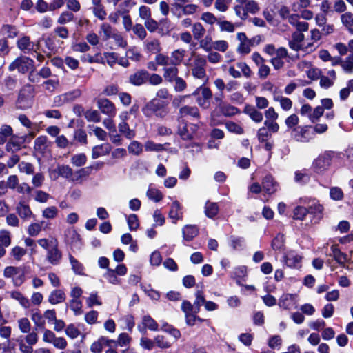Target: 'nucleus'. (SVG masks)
I'll use <instances>...</instances> for the list:
<instances>
[{
    "instance_id": "28",
    "label": "nucleus",
    "mask_w": 353,
    "mask_h": 353,
    "mask_svg": "<svg viewBox=\"0 0 353 353\" xmlns=\"http://www.w3.org/2000/svg\"><path fill=\"white\" fill-rule=\"evenodd\" d=\"M32 103L30 99L27 97L21 90L19 94V97L16 102V108L19 110H26L31 107Z\"/></svg>"
},
{
    "instance_id": "20",
    "label": "nucleus",
    "mask_w": 353,
    "mask_h": 353,
    "mask_svg": "<svg viewBox=\"0 0 353 353\" xmlns=\"http://www.w3.org/2000/svg\"><path fill=\"white\" fill-rule=\"evenodd\" d=\"M16 212L21 219L28 220L32 216V212L28 205L24 202H19L16 207Z\"/></svg>"
},
{
    "instance_id": "43",
    "label": "nucleus",
    "mask_w": 353,
    "mask_h": 353,
    "mask_svg": "<svg viewBox=\"0 0 353 353\" xmlns=\"http://www.w3.org/2000/svg\"><path fill=\"white\" fill-rule=\"evenodd\" d=\"M245 9L246 11V14L250 13L252 14H255L258 13L260 10V6L259 3L255 0H249L245 4Z\"/></svg>"
},
{
    "instance_id": "21",
    "label": "nucleus",
    "mask_w": 353,
    "mask_h": 353,
    "mask_svg": "<svg viewBox=\"0 0 353 353\" xmlns=\"http://www.w3.org/2000/svg\"><path fill=\"white\" fill-rule=\"evenodd\" d=\"M111 150V145L109 143H103L93 147L92 150V157L95 159L101 156L107 155Z\"/></svg>"
},
{
    "instance_id": "53",
    "label": "nucleus",
    "mask_w": 353,
    "mask_h": 353,
    "mask_svg": "<svg viewBox=\"0 0 353 353\" xmlns=\"http://www.w3.org/2000/svg\"><path fill=\"white\" fill-rule=\"evenodd\" d=\"M144 147L145 150L148 152H160L164 150L163 145L156 143L152 141H147Z\"/></svg>"
},
{
    "instance_id": "14",
    "label": "nucleus",
    "mask_w": 353,
    "mask_h": 353,
    "mask_svg": "<svg viewBox=\"0 0 353 353\" xmlns=\"http://www.w3.org/2000/svg\"><path fill=\"white\" fill-rule=\"evenodd\" d=\"M168 56L164 54H158L155 56L154 61H149L147 68L152 71H157L158 66H168Z\"/></svg>"
},
{
    "instance_id": "51",
    "label": "nucleus",
    "mask_w": 353,
    "mask_h": 353,
    "mask_svg": "<svg viewBox=\"0 0 353 353\" xmlns=\"http://www.w3.org/2000/svg\"><path fill=\"white\" fill-rule=\"evenodd\" d=\"M309 211L307 208L303 206H297L293 212V218L297 220H303L308 214Z\"/></svg>"
},
{
    "instance_id": "50",
    "label": "nucleus",
    "mask_w": 353,
    "mask_h": 353,
    "mask_svg": "<svg viewBox=\"0 0 353 353\" xmlns=\"http://www.w3.org/2000/svg\"><path fill=\"white\" fill-rule=\"evenodd\" d=\"M272 137V133L264 126L260 128L257 132L259 142H266Z\"/></svg>"
},
{
    "instance_id": "61",
    "label": "nucleus",
    "mask_w": 353,
    "mask_h": 353,
    "mask_svg": "<svg viewBox=\"0 0 353 353\" xmlns=\"http://www.w3.org/2000/svg\"><path fill=\"white\" fill-rule=\"evenodd\" d=\"M330 196L334 201H341L343 199L344 194L340 188L332 187L330 190Z\"/></svg>"
},
{
    "instance_id": "36",
    "label": "nucleus",
    "mask_w": 353,
    "mask_h": 353,
    "mask_svg": "<svg viewBox=\"0 0 353 353\" xmlns=\"http://www.w3.org/2000/svg\"><path fill=\"white\" fill-rule=\"evenodd\" d=\"M338 62H340V65L345 72L347 73L353 72V54L349 55L345 60L338 58Z\"/></svg>"
},
{
    "instance_id": "11",
    "label": "nucleus",
    "mask_w": 353,
    "mask_h": 353,
    "mask_svg": "<svg viewBox=\"0 0 353 353\" xmlns=\"http://www.w3.org/2000/svg\"><path fill=\"white\" fill-rule=\"evenodd\" d=\"M148 72L145 70H140L132 74L129 77V82L137 86L143 85L147 81Z\"/></svg>"
},
{
    "instance_id": "64",
    "label": "nucleus",
    "mask_w": 353,
    "mask_h": 353,
    "mask_svg": "<svg viewBox=\"0 0 353 353\" xmlns=\"http://www.w3.org/2000/svg\"><path fill=\"white\" fill-rule=\"evenodd\" d=\"M341 21L347 28H350L353 26V14L350 12H345L341 14Z\"/></svg>"
},
{
    "instance_id": "54",
    "label": "nucleus",
    "mask_w": 353,
    "mask_h": 353,
    "mask_svg": "<svg viewBox=\"0 0 353 353\" xmlns=\"http://www.w3.org/2000/svg\"><path fill=\"white\" fill-rule=\"evenodd\" d=\"M174 90L176 92H182L188 87L187 82L181 77H177L174 81Z\"/></svg>"
},
{
    "instance_id": "3",
    "label": "nucleus",
    "mask_w": 353,
    "mask_h": 353,
    "mask_svg": "<svg viewBox=\"0 0 353 353\" xmlns=\"http://www.w3.org/2000/svg\"><path fill=\"white\" fill-rule=\"evenodd\" d=\"M142 112L148 117L155 115L160 118L164 117L168 113L163 103L157 99H152L146 103L142 108Z\"/></svg>"
},
{
    "instance_id": "34",
    "label": "nucleus",
    "mask_w": 353,
    "mask_h": 353,
    "mask_svg": "<svg viewBox=\"0 0 353 353\" xmlns=\"http://www.w3.org/2000/svg\"><path fill=\"white\" fill-rule=\"evenodd\" d=\"M37 243L39 246L46 250L47 252L54 245L56 246L57 245H59L57 239L54 237H50L49 239H40L37 241Z\"/></svg>"
},
{
    "instance_id": "63",
    "label": "nucleus",
    "mask_w": 353,
    "mask_h": 353,
    "mask_svg": "<svg viewBox=\"0 0 353 353\" xmlns=\"http://www.w3.org/2000/svg\"><path fill=\"white\" fill-rule=\"evenodd\" d=\"M147 81H148L149 83L152 85H159L163 83V78L157 73L150 74L148 72Z\"/></svg>"
},
{
    "instance_id": "8",
    "label": "nucleus",
    "mask_w": 353,
    "mask_h": 353,
    "mask_svg": "<svg viewBox=\"0 0 353 353\" xmlns=\"http://www.w3.org/2000/svg\"><path fill=\"white\" fill-rule=\"evenodd\" d=\"M97 106L102 113L110 117H114L116 114V107L114 104L107 99H100L97 101Z\"/></svg>"
},
{
    "instance_id": "58",
    "label": "nucleus",
    "mask_w": 353,
    "mask_h": 353,
    "mask_svg": "<svg viewBox=\"0 0 353 353\" xmlns=\"http://www.w3.org/2000/svg\"><path fill=\"white\" fill-rule=\"evenodd\" d=\"M147 196L155 202L160 201L163 198L161 192L159 190L152 188H149L147 191Z\"/></svg>"
},
{
    "instance_id": "59",
    "label": "nucleus",
    "mask_w": 353,
    "mask_h": 353,
    "mask_svg": "<svg viewBox=\"0 0 353 353\" xmlns=\"http://www.w3.org/2000/svg\"><path fill=\"white\" fill-rule=\"evenodd\" d=\"M85 117L90 122L98 123L101 121V116L97 110H90L86 111Z\"/></svg>"
},
{
    "instance_id": "26",
    "label": "nucleus",
    "mask_w": 353,
    "mask_h": 353,
    "mask_svg": "<svg viewBox=\"0 0 353 353\" xmlns=\"http://www.w3.org/2000/svg\"><path fill=\"white\" fill-rule=\"evenodd\" d=\"M276 183L271 176H266L262 181V188L266 193L271 194L276 190Z\"/></svg>"
},
{
    "instance_id": "27",
    "label": "nucleus",
    "mask_w": 353,
    "mask_h": 353,
    "mask_svg": "<svg viewBox=\"0 0 353 353\" xmlns=\"http://www.w3.org/2000/svg\"><path fill=\"white\" fill-rule=\"evenodd\" d=\"M65 300V292L62 290H55L52 291L48 297V301L52 304L56 305L63 302Z\"/></svg>"
},
{
    "instance_id": "32",
    "label": "nucleus",
    "mask_w": 353,
    "mask_h": 353,
    "mask_svg": "<svg viewBox=\"0 0 353 353\" xmlns=\"http://www.w3.org/2000/svg\"><path fill=\"white\" fill-rule=\"evenodd\" d=\"M10 296L17 301L24 308H28L30 306L29 299L19 291H13L10 293Z\"/></svg>"
},
{
    "instance_id": "62",
    "label": "nucleus",
    "mask_w": 353,
    "mask_h": 353,
    "mask_svg": "<svg viewBox=\"0 0 353 353\" xmlns=\"http://www.w3.org/2000/svg\"><path fill=\"white\" fill-rule=\"evenodd\" d=\"M274 100L280 103L281 107L284 110H289L292 108V101L287 97H274Z\"/></svg>"
},
{
    "instance_id": "35",
    "label": "nucleus",
    "mask_w": 353,
    "mask_h": 353,
    "mask_svg": "<svg viewBox=\"0 0 353 353\" xmlns=\"http://www.w3.org/2000/svg\"><path fill=\"white\" fill-rule=\"evenodd\" d=\"M219 212V206L216 203L208 201L205 205V214L208 218L214 217Z\"/></svg>"
},
{
    "instance_id": "56",
    "label": "nucleus",
    "mask_w": 353,
    "mask_h": 353,
    "mask_svg": "<svg viewBox=\"0 0 353 353\" xmlns=\"http://www.w3.org/2000/svg\"><path fill=\"white\" fill-rule=\"evenodd\" d=\"M131 338L126 333H121L119 335L118 339L115 341L116 344H114V347L117 345L120 347H125L130 343Z\"/></svg>"
},
{
    "instance_id": "1",
    "label": "nucleus",
    "mask_w": 353,
    "mask_h": 353,
    "mask_svg": "<svg viewBox=\"0 0 353 353\" xmlns=\"http://www.w3.org/2000/svg\"><path fill=\"white\" fill-rule=\"evenodd\" d=\"M185 65L190 68L191 74L194 78L203 81L205 83L208 81L205 69L207 60L203 55L194 51L192 52Z\"/></svg>"
},
{
    "instance_id": "4",
    "label": "nucleus",
    "mask_w": 353,
    "mask_h": 353,
    "mask_svg": "<svg viewBox=\"0 0 353 353\" xmlns=\"http://www.w3.org/2000/svg\"><path fill=\"white\" fill-rule=\"evenodd\" d=\"M333 157V152L328 151L319 155L313 162V168L317 173H323L328 169Z\"/></svg>"
},
{
    "instance_id": "39",
    "label": "nucleus",
    "mask_w": 353,
    "mask_h": 353,
    "mask_svg": "<svg viewBox=\"0 0 353 353\" xmlns=\"http://www.w3.org/2000/svg\"><path fill=\"white\" fill-rule=\"evenodd\" d=\"M54 171L59 176L67 179L71 177L73 174L72 169L68 165H59Z\"/></svg>"
},
{
    "instance_id": "2",
    "label": "nucleus",
    "mask_w": 353,
    "mask_h": 353,
    "mask_svg": "<svg viewBox=\"0 0 353 353\" xmlns=\"http://www.w3.org/2000/svg\"><path fill=\"white\" fill-rule=\"evenodd\" d=\"M191 95L196 97V101L200 108L204 110L210 108V101L212 97V92L210 88L202 85L198 87Z\"/></svg>"
},
{
    "instance_id": "30",
    "label": "nucleus",
    "mask_w": 353,
    "mask_h": 353,
    "mask_svg": "<svg viewBox=\"0 0 353 353\" xmlns=\"http://www.w3.org/2000/svg\"><path fill=\"white\" fill-rule=\"evenodd\" d=\"M296 296L292 294H283L279 299V305L284 309H290L294 303Z\"/></svg>"
},
{
    "instance_id": "17",
    "label": "nucleus",
    "mask_w": 353,
    "mask_h": 353,
    "mask_svg": "<svg viewBox=\"0 0 353 353\" xmlns=\"http://www.w3.org/2000/svg\"><path fill=\"white\" fill-rule=\"evenodd\" d=\"M50 142L46 136H40L34 141V149L39 154H44L50 147Z\"/></svg>"
},
{
    "instance_id": "19",
    "label": "nucleus",
    "mask_w": 353,
    "mask_h": 353,
    "mask_svg": "<svg viewBox=\"0 0 353 353\" xmlns=\"http://www.w3.org/2000/svg\"><path fill=\"white\" fill-rule=\"evenodd\" d=\"M169 217L172 220L173 223H176L178 220L183 217L181 205L179 201H175L172 203L171 209L169 212Z\"/></svg>"
},
{
    "instance_id": "15",
    "label": "nucleus",
    "mask_w": 353,
    "mask_h": 353,
    "mask_svg": "<svg viewBox=\"0 0 353 353\" xmlns=\"http://www.w3.org/2000/svg\"><path fill=\"white\" fill-rule=\"evenodd\" d=\"M145 50L150 54H161V42L157 39H147L144 42Z\"/></svg>"
},
{
    "instance_id": "57",
    "label": "nucleus",
    "mask_w": 353,
    "mask_h": 353,
    "mask_svg": "<svg viewBox=\"0 0 353 353\" xmlns=\"http://www.w3.org/2000/svg\"><path fill=\"white\" fill-rule=\"evenodd\" d=\"M74 18V14L72 12L69 11H65L63 12L59 17L57 23L61 25L66 24L73 21Z\"/></svg>"
},
{
    "instance_id": "31",
    "label": "nucleus",
    "mask_w": 353,
    "mask_h": 353,
    "mask_svg": "<svg viewBox=\"0 0 353 353\" xmlns=\"http://www.w3.org/2000/svg\"><path fill=\"white\" fill-rule=\"evenodd\" d=\"M216 112L225 117H232L239 113V110L236 107L225 103Z\"/></svg>"
},
{
    "instance_id": "45",
    "label": "nucleus",
    "mask_w": 353,
    "mask_h": 353,
    "mask_svg": "<svg viewBox=\"0 0 353 353\" xmlns=\"http://www.w3.org/2000/svg\"><path fill=\"white\" fill-rule=\"evenodd\" d=\"M87 157L85 154L81 153L74 154L71 158V163L76 167H81L85 164Z\"/></svg>"
},
{
    "instance_id": "24",
    "label": "nucleus",
    "mask_w": 353,
    "mask_h": 353,
    "mask_svg": "<svg viewBox=\"0 0 353 353\" xmlns=\"http://www.w3.org/2000/svg\"><path fill=\"white\" fill-rule=\"evenodd\" d=\"M92 3L93 5L92 9L94 16L100 20L105 19L107 14L104 6L101 3V0H92Z\"/></svg>"
},
{
    "instance_id": "10",
    "label": "nucleus",
    "mask_w": 353,
    "mask_h": 353,
    "mask_svg": "<svg viewBox=\"0 0 353 353\" xmlns=\"http://www.w3.org/2000/svg\"><path fill=\"white\" fill-rule=\"evenodd\" d=\"M110 344H116L115 340L109 339L101 336L94 341L90 346V351L92 353H101L104 346H110Z\"/></svg>"
},
{
    "instance_id": "33",
    "label": "nucleus",
    "mask_w": 353,
    "mask_h": 353,
    "mask_svg": "<svg viewBox=\"0 0 353 353\" xmlns=\"http://www.w3.org/2000/svg\"><path fill=\"white\" fill-rule=\"evenodd\" d=\"M192 32L194 39L195 40H199L203 38L205 34V29L201 23L196 22L192 26Z\"/></svg>"
},
{
    "instance_id": "44",
    "label": "nucleus",
    "mask_w": 353,
    "mask_h": 353,
    "mask_svg": "<svg viewBox=\"0 0 353 353\" xmlns=\"http://www.w3.org/2000/svg\"><path fill=\"white\" fill-rule=\"evenodd\" d=\"M196 299L194 302V305L195 306L194 313H198L200 310V307L201 305H204L206 302L203 292L201 290H198L195 293Z\"/></svg>"
},
{
    "instance_id": "12",
    "label": "nucleus",
    "mask_w": 353,
    "mask_h": 353,
    "mask_svg": "<svg viewBox=\"0 0 353 353\" xmlns=\"http://www.w3.org/2000/svg\"><path fill=\"white\" fill-rule=\"evenodd\" d=\"M17 47L24 53H29L32 50L36 51L39 49V43L36 45L37 49L34 50V43L30 41V37L23 36L20 38L17 43Z\"/></svg>"
},
{
    "instance_id": "49",
    "label": "nucleus",
    "mask_w": 353,
    "mask_h": 353,
    "mask_svg": "<svg viewBox=\"0 0 353 353\" xmlns=\"http://www.w3.org/2000/svg\"><path fill=\"white\" fill-rule=\"evenodd\" d=\"M11 244L10 232L6 230L0 231V245L8 247Z\"/></svg>"
},
{
    "instance_id": "13",
    "label": "nucleus",
    "mask_w": 353,
    "mask_h": 353,
    "mask_svg": "<svg viewBox=\"0 0 353 353\" xmlns=\"http://www.w3.org/2000/svg\"><path fill=\"white\" fill-rule=\"evenodd\" d=\"M185 51L183 49H176L171 52L170 57L168 56V65H179L185 57Z\"/></svg>"
},
{
    "instance_id": "16",
    "label": "nucleus",
    "mask_w": 353,
    "mask_h": 353,
    "mask_svg": "<svg viewBox=\"0 0 353 353\" xmlns=\"http://www.w3.org/2000/svg\"><path fill=\"white\" fill-rule=\"evenodd\" d=\"M163 78L168 83H173L179 77V68L176 65L163 66Z\"/></svg>"
},
{
    "instance_id": "22",
    "label": "nucleus",
    "mask_w": 353,
    "mask_h": 353,
    "mask_svg": "<svg viewBox=\"0 0 353 353\" xmlns=\"http://www.w3.org/2000/svg\"><path fill=\"white\" fill-rule=\"evenodd\" d=\"M243 112L247 114L253 121L256 123H260L263 121V114L252 105H245Z\"/></svg>"
},
{
    "instance_id": "52",
    "label": "nucleus",
    "mask_w": 353,
    "mask_h": 353,
    "mask_svg": "<svg viewBox=\"0 0 353 353\" xmlns=\"http://www.w3.org/2000/svg\"><path fill=\"white\" fill-rule=\"evenodd\" d=\"M19 329L22 333H28L31 330V324L28 319L24 317L17 321Z\"/></svg>"
},
{
    "instance_id": "55",
    "label": "nucleus",
    "mask_w": 353,
    "mask_h": 353,
    "mask_svg": "<svg viewBox=\"0 0 353 353\" xmlns=\"http://www.w3.org/2000/svg\"><path fill=\"white\" fill-rule=\"evenodd\" d=\"M43 221L41 223H31L28 228V233L30 236H37L41 231Z\"/></svg>"
},
{
    "instance_id": "6",
    "label": "nucleus",
    "mask_w": 353,
    "mask_h": 353,
    "mask_svg": "<svg viewBox=\"0 0 353 353\" xmlns=\"http://www.w3.org/2000/svg\"><path fill=\"white\" fill-rule=\"evenodd\" d=\"M65 242L72 249H80L82 245V241L80 234L73 228L65 230L64 234Z\"/></svg>"
},
{
    "instance_id": "25",
    "label": "nucleus",
    "mask_w": 353,
    "mask_h": 353,
    "mask_svg": "<svg viewBox=\"0 0 353 353\" xmlns=\"http://www.w3.org/2000/svg\"><path fill=\"white\" fill-rule=\"evenodd\" d=\"M179 114L181 117L190 116L196 119L200 117L199 110L196 106L184 105L180 108Z\"/></svg>"
},
{
    "instance_id": "47",
    "label": "nucleus",
    "mask_w": 353,
    "mask_h": 353,
    "mask_svg": "<svg viewBox=\"0 0 353 353\" xmlns=\"http://www.w3.org/2000/svg\"><path fill=\"white\" fill-rule=\"evenodd\" d=\"M100 30H101V32L100 33L101 34H102V37H103V39L106 41L108 39H109L110 38H111L113 35V32H112V26L107 23H102L101 26H100Z\"/></svg>"
},
{
    "instance_id": "46",
    "label": "nucleus",
    "mask_w": 353,
    "mask_h": 353,
    "mask_svg": "<svg viewBox=\"0 0 353 353\" xmlns=\"http://www.w3.org/2000/svg\"><path fill=\"white\" fill-rule=\"evenodd\" d=\"M128 152L136 156L140 155L143 152V145L137 141H133L128 147Z\"/></svg>"
},
{
    "instance_id": "38",
    "label": "nucleus",
    "mask_w": 353,
    "mask_h": 353,
    "mask_svg": "<svg viewBox=\"0 0 353 353\" xmlns=\"http://www.w3.org/2000/svg\"><path fill=\"white\" fill-rule=\"evenodd\" d=\"M119 130L122 133L127 139H131L135 137V132L133 130L130 129L128 124L122 121L119 124Z\"/></svg>"
},
{
    "instance_id": "60",
    "label": "nucleus",
    "mask_w": 353,
    "mask_h": 353,
    "mask_svg": "<svg viewBox=\"0 0 353 353\" xmlns=\"http://www.w3.org/2000/svg\"><path fill=\"white\" fill-rule=\"evenodd\" d=\"M143 324L145 327H148L152 331H156L158 329V324L157 322L148 315L143 317Z\"/></svg>"
},
{
    "instance_id": "40",
    "label": "nucleus",
    "mask_w": 353,
    "mask_h": 353,
    "mask_svg": "<svg viewBox=\"0 0 353 353\" xmlns=\"http://www.w3.org/2000/svg\"><path fill=\"white\" fill-rule=\"evenodd\" d=\"M199 47L205 52H210L212 50L214 41L210 35H207L205 38H201L199 40Z\"/></svg>"
},
{
    "instance_id": "42",
    "label": "nucleus",
    "mask_w": 353,
    "mask_h": 353,
    "mask_svg": "<svg viewBox=\"0 0 353 353\" xmlns=\"http://www.w3.org/2000/svg\"><path fill=\"white\" fill-rule=\"evenodd\" d=\"M289 46L290 48L296 51L300 50H303L304 51H312V48L313 47V43H310L307 46H304L303 43L296 42L292 39V40L289 41Z\"/></svg>"
},
{
    "instance_id": "41",
    "label": "nucleus",
    "mask_w": 353,
    "mask_h": 353,
    "mask_svg": "<svg viewBox=\"0 0 353 353\" xmlns=\"http://www.w3.org/2000/svg\"><path fill=\"white\" fill-rule=\"evenodd\" d=\"M13 130L11 126L3 125L0 128V145L3 144L7 138L12 134Z\"/></svg>"
},
{
    "instance_id": "23",
    "label": "nucleus",
    "mask_w": 353,
    "mask_h": 353,
    "mask_svg": "<svg viewBox=\"0 0 353 353\" xmlns=\"http://www.w3.org/2000/svg\"><path fill=\"white\" fill-rule=\"evenodd\" d=\"M332 253L330 254L334 260L342 267H345V263L347 261V256L346 254L342 252L338 249L337 245H334L331 247Z\"/></svg>"
},
{
    "instance_id": "18",
    "label": "nucleus",
    "mask_w": 353,
    "mask_h": 353,
    "mask_svg": "<svg viewBox=\"0 0 353 353\" xmlns=\"http://www.w3.org/2000/svg\"><path fill=\"white\" fill-rule=\"evenodd\" d=\"M302 257L294 251L288 252L285 256V261L290 268H298L301 262Z\"/></svg>"
},
{
    "instance_id": "9",
    "label": "nucleus",
    "mask_w": 353,
    "mask_h": 353,
    "mask_svg": "<svg viewBox=\"0 0 353 353\" xmlns=\"http://www.w3.org/2000/svg\"><path fill=\"white\" fill-rule=\"evenodd\" d=\"M62 259V252L59 249V245H54L47 252L46 259L52 265H57Z\"/></svg>"
},
{
    "instance_id": "5",
    "label": "nucleus",
    "mask_w": 353,
    "mask_h": 353,
    "mask_svg": "<svg viewBox=\"0 0 353 353\" xmlns=\"http://www.w3.org/2000/svg\"><path fill=\"white\" fill-rule=\"evenodd\" d=\"M33 60L26 57H19L12 62L8 68L10 71L17 70L19 72L26 73L33 67Z\"/></svg>"
},
{
    "instance_id": "37",
    "label": "nucleus",
    "mask_w": 353,
    "mask_h": 353,
    "mask_svg": "<svg viewBox=\"0 0 353 353\" xmlns=\"http://www.w3.org/2000/svg\"><path fill=\"white\" fill-rule=\"evenodd\" d=\"M1 34L8 38H14L18 34L17 28L12 25H3L1 28Z\"/></svg>"
},
{
    "instance_id": "29",
    "label": "nucleus",
    "mask_w": 353,
    "mask_h": 353,
    "mask_svg": "<svg viewBox=\"0 0 353 353\" xmlns=\"http://www.w3.org/2000/svg\"><path fill=\"white\" fill-rule=\"evenodd\" d=\"M183 239L185 241H192L198 234V229L195 225H187L182 229Z\"/></svg>"
},
{
    "instance_id": "7",
    "label": "nucleus",
    "mask_w": 353,
    "mask_h": 353,
    "mask_svg": "<svg viewBox=\"0 0 353 353\" xmlns=\"http://www.w3.org/2000/svg\"><path fill=\"white\" fill-rule=\"evenodd\" d=\"M310 126H298L294 128L292 132L293 138L299 142H308L312 139L311 132L310 131Z\"/></svg>"
},
{
    "instance_id": "48",
    "label": "nucleus",
    "mask_w": 353,
    "mask_h": 353,
    "mask_svg": "<svg viewBox=\"0 0 353 353\" xmlns=\"http://www.w3.org/2000/svg\"><path fill=\"white\" fill-rule=\"evenodd\" d=\"M134 34L141 40H143L147 36V32L144 26L141 23H136L132 28Z\"/></svg>"
}]
</instances>
